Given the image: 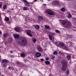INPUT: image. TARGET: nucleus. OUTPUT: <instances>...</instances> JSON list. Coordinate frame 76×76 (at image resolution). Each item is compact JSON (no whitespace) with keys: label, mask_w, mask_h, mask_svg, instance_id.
<instances>
[{"label":"nucleus","mask_w":76,"mask_h":76,"mask_svg":"<svg viewBox=\"0 0 76 76\" xmlns=\"http://www.w3.org/2000/svg\"><path fill=\"white\" fill-rule=\"evenodd\" d=\"M32 41L34 42V43H35L37 41V39H36L35 38H34L33 39Z\"/></svg>","instance_id":"nucleus-18"},{"label":"nucleus","mask_w":76,"mask_h":76,"mask_svg":"<svg viewBox=\"0 0 76 76\" xmlns=\"http://www.w3.org/2000/svg\"><path fill=\"white\" fill-rule=\"evenodd\" d=\"M41 56V54L39 52H37L36 53V57H39Z\"/></svg>","instance_id":"nucleus-9"},{"label":"nucleus","mask_w":76,"mask_h":76,"mask_svg":"<svg viewBox=\"0 0 76 76\" xmlns=\"http://www.w3.org/2000/svg\"><path fill=\"white\" fill-rule=\"evenodd\" d=\"M55 31L57 34H59L60 33V31L58 30H55Z\"/></svg>","instance_id":"nucleus-23"},{"label":"nucleus","mask_w":76,"mask_h":76,"mask_svg":"<svg viewBox=\"0 0 76 76\" xmlns=\"http://www.w3.org/2000/svg\"><path fill=\"white\" fill-rule=\"evenodd\" d=\"M57 54V51H55L53 53L54 54Z\"/></svg>","instance_id":"nucleus-33"},{"label":"nucleus","mask_w":76,"mask_h":76,"mask_svg":"<svg viewBox=\"0 0 76 76\" xmlns=\"http://www.w3.org/2000/svg\"><path fill=\"white\" fill-rule=\"evenodd\" d=\"M60 22H62L63 26L64 28H67V27H70V23L68 22L67 20H60Z\"/></svg>","instance_id":"nucleus-2"},{"label":"nucleus","mask_w":76,"mask_h":76,"mask_svg":"<svg viewBox=\"0 0 76 76\" xmlns=\"http://www.w3.org/2000/svg\"><path fill=\"white\" fill-rule=\"evenodd\" d=\"M51 0H48V1H50Z\"/></svg>","instance_id":"nucleus-49"},{"label":"nucleus","mask_w":76,"mask_h":76,"mask_svg":"<svg viewBox=\"0 0 76 76\" xmlns=\"http://www.w3.org/2000/svg\"><path fill=\"white\" fill-rule=\"evenodd\" d=\"M37 48L39 51H42V48H41L40 46H38Z\"/></svg>","instance_id":"nucleus-13"},{"label":"nucleus","mask_w":76,"mask_h":76,"mask_svg":"<svg viewBox=\"0 0 76 76\" xmlns=\"http://www.w3.org/2000/svg\"><path fill=\"white\" fill-rule=\"evenodd\" d=\"M1 75V73L0 72V75Z\"/></svg>","instance_id":"nucleus-50"},{"label":"nucleus","mask_w":76,"mask_h":76,"mask_svg":"<svg viewBox=\"0 0 76 76\" xmlns=\"http://www.w3.org/2000/svg\"><path fill=\"white\" fill-rule=\"evenodd\" d=\"M7 64H3V66L4 67H7Z\"/></svg>","instance_id":"nucleus-21"},{"label":"nucleus","mask_w":76,"mask_h":76,"mask_svg":"<svg viewBox=\"0 0 76 76\" xmlns=\"http://www.w3.org/2000/svg\"><path fill=\"white\" fill-rule=\"evenodd\" d=\"M69 70L67 71L66 72V75H69Z\"/></svg>","instance_id":"nucleus-30"},{"label":"nucleus","mask_w":76,"mask_h":76,"mask_svg":"<svg viewBox=\"0 0 76 76\" xmlns=\"http://www.w3.org/2000/svg\"><path fill=\"white\" fill-rule=\"evenodd\" d=\"M25 61H26V60H25Z\"/></svg>","instance_id":"nucleus-52"},{"label":"nucleus","mask_w":76,"mask_h":76,"mask_svg":"<svg viewBox=\"0 0 76 76\" xmlns=\"http://www.w3.org/2000/svg\"><path fill=\"white\" fill-rule=\"evenodd\" d=\"M67 45H68V46H69V45H70V42H69L68 43H67Z\"/></svg>","instance_id":"nucleus-34"},{"label":"nucleus","mask_w":76,"mask_h":76,"mask_svg":"<svg viewBox=\"0 0 76 76\" xmlns=\"http://www.w3.org/2000/svg\"><path fill=\"white\" fill-rule=\"evenodd\" d=\"M5 20L6 21H8V20H9V18L7 17H6L5 18Z\"/></svg>","instance_id":"nucleus-20"},{"label":"nucleus","mask_w":76,"mask_h":76,"mask_svg":"<svg viewBox=\"0 0 76 76\" xmlns=\"http://www.w3.org/2000/svg\"><path fill=\"white\" fill-rule=\"evenodd\" d=\"M51 57H52V59H53V60H54V59L55 58V56L53 55H52Z\"/></svg>","instance_id":"nucleus-25"},{"label":"nucleus","mask_w":76,"mask_h":76,"mask_svg":"<svg viewBox=\"0 0 76 76\" xmlns=\"http://www.w3.org/2000/svg\"><path fill=\"white\" fill-rule=\"evenodd\" d=\"M16 64H20V62H19L17 61H16Z\"/></svg>","instance_id":"nucleus-31"},{"label":"nucleus","mask_w":76,"mask_h":76,"mask_svg":"<svg viewBox=\"0 0 76 76\" xmlns=\"http://www.w3.org/2000/svg\"><path fill=\"white\" fill-rule=\"evenodd\" d=\"M37 0H34L35 1H37Z\"/></svg>","instance_id":"nucleus-47"},{"label":"nucleus","mask_w":76,"mask_h":76,"mask_svg":"<svg viewBox=\"0 0 76 76\" xmlns=\"http://www.w3.org/2000/svg\"><path fill=\"white\" fill-rule=\"evenodd\" d=\"M14 37L15 39H17V42L21 46H25L27 45L28 42L26 39L24 38H19V35L16 34L14 35Z\"/></svg>","instance_id":"nucleus-1"},{"label":"nucleus","mask_w":76,"mask_h":76,"mask_svg":"<svg viewBox=\"0 0 76 76\" xmlns=\"http://www.w3.org/2000/svg\"><path fill=\"white\" fill-rule=\"evenodd\" d=\"M41 20H44V18H43V17L42 16H39L38 19L37 20L38 22H40Z\"/></svg>","instance_id":"nucleus-8"},{"label":"nucleus","mask_w":76,"mask_h":76,"mask_svg":"<svg viewBox=\"0 0 76 76\" xmlns=\"http://www.w3.org/2000/svg\"><path fill=\"white\" fill-rule=\"evenodd\" d=\"M46 64H50V62L48 61H46L45 62Z\"/></svg>","instance_id":"nucleus-22"},{"label":"nucleus","mask_w":76,"mask_h":76,"mask_svg":"<svg viewBox=\"0 0 76 76\" xmlns=\"http://www.w3.org/2000/svg\"><path fill=\"white\" fill-rule=\"evenodd\" d=\"M2 62L3 63H5L7 64L9 61L6 59H3L2 60Z\"/></svg>","instance_id":"nucleus-12"},{"label":"nucleus","mask_w":76,"mask_h":76,"mask_svg":"<svg viewBox=\"0 0 76 76\" xmlns=\"http://www.w3.org/2000/svg\"><path fill=\"white\" fill-rule=\"evenodd\" d=\"M3 36L4 38H6V37H7L8 36V34H4Z\"/></svg>","instance_id":"nucleus-16"},{"label":"nucleus","mask_w":76,"mask_h":76,"mask_svg":"<svg viewBox=\"0 0 76 76\" xmlns=\"http://www.w3.org/2000/svg\"><path fill=\"white\" fill-rule=\"evenodd\" d=\"M51 34L52 35H55V34L54 33H51Z\"/></svg>","instance_id":"nucleus-37"},{"label":"nucleus","mask_w":76,"mask_h":76,"mask_svg":"<svg viewBox=\"0 0 76 76\" xmlns=\"http://www.w3.org/2000/svg\"><path fill=\"white\" fill-rule=\"evenodd\" d=\"M44 5L45 6H46V4H44Z\"/></svg>","instance_id":"nucleus-45"},{"label":"nucleus","mask_w":76,"mask_h":76,"mask_svg":"<svg viewBox=\"0 0 76 76\" xmlns=\"http://www.w3.org/2000/svg\"><path fill=\"white\" fill-rule=\"evenodd\" d=\"M35 28L36 29H39V26L36 25L35 26Z\"/></svg>","instance_id":"nucleus-17"},{"label":"nucleus","mask_w":76,"mask_h":76,"mask_svg":"<svg viewBox=\"0 0 76 76\" xmlns=\"http://www.w3.org/2000/svg\"><path fill=\"white\" fill-rule=\"evenodd\" d=\"M6 5H5L4 6V9L5 10L6 9Z\"/></svg>","instance_id":"nucleus-32"},{"label":"nucleus","mask_w":76,"mask_h":76,"mask_svg":"<svg viewBox=\"0 0 76 76\" xmlns=\"http://www.w3.org/2000/svg\"><path fill=\"white\" fill-rule=\"evenodd\" d=\"M67 58L68 60H69L71 58V56L70 55H68L67 56Z\"/></svg>","instance_id":"nucleus-14"},{"label":"nucleus","mask_w":76,"mask_h":76,"mask_svg":"<svg viewBox=\"0 0 76 76\" xmlns=\"http://www.w3.org/2000/svg\"><path fill=\"white\" fill-rule=\"evenodd\" d=\"M46 60H48V58H46Z\"/></svg>","instance_id":"nucleus-41"},{"label":"nucleus","mask_w":76,"mask_h":76,"mask_svg":"<svg viewBox=\"0 0 76 76\" xmlns=\"http://www.w3.org/2000/svg\"><path fill=\"white\" fill-rule=\"evenodd\" d=\"M20 56L21 57H24L25 56V54L24 53H22L20 54Z\"/></svg>","instance_id":"nucleus-15"},{"label":"nucleus","mask_w":76,"mask_h":76,"mask_svg":"<svg viewBox=\"0 0 76 76\" xmlns=\"http://www.w3.org/2000/svg\"><path fill=\"white\" fill-rule=\"evenodd\" d=\"M23 9L25 10H28V8H26V7H23Z\"/></svg>","instance_id":"nucleus-26"},{"label":"nucleus","mask_w":76,"mask_h":76,"mask_svg":"<svg viewBox=\"0 0 76 76\" xmlns=\"http://www.w3.org/2000/svg\"><path fill=\"white\" fill-rule=\"evenodd\" d=\"M4 44L5 45H7V44H8V43H7V41H5V42H4Z\"/></svg>","instance_id":"nucleus-35"},{"label":"nucleus","mask_w":76,"mask_h":76,"mask_svg":"<svg viewBox=\"0 0 76 76\" xmlns=\"http://www.w3.org/2000/svg\"><path fill=\"white\" fill-rule=\"evenodd\" d=\"M52 4L54 6L55 5H58V2L56 1H53L52 2Z\"/></svg>","instance_id":"nucleus-10"},{"label":"nucleus","mask_w":76,"mask_h":76,"mask_svg":"<svg viewBox=\"0 0 76 76\" xmlns=\"http://www.w3.org/2000/svg\"><path fill=\"white\" fill-rule=\"evenodd\" d=\"M59 45L61 46V47L64 50H68V48L67 46H66L64 43L61 42L59 43Z\"/></svg>","instance_id":"nucleus-4"},{"label":"nucleus","mask_w":76,"mask_h":76,"mask_svg":"<svg viewBox=\"0 0 76 76\" xmlns=\"http://www.w3.org/2000/svg\"><path fill=\"white\" fill-rule=\"evenodd\" d=\"M26 34L28 35H29L31 37H32V35L30 33H31V30H26Z\"/></svg>","instance_id":"nucleus-7"},{"label":"nucleus","mask_w":76,"mask_h":76,"mask_svg":"<svg viewBox=\"0 0 76 76\" xmlns=\"http://www.w3.org/2000/svg\"><path fill=\"white\" fill-rule=\"evenodd\" d=\"M49 76H53V75L51 74L49 75Z\"/></svg>","instance_id":"nucleus-42"},{"label":"nucleus","mask_w":76,"mask_h":76,"mask_svg":"<svg viewBox=\"0 0 76 76\" xmlns=\"http://www.w3.org/2000/svg\"><path fill=\"white\" fill-rule=\"evenodd\" d=\"M1 31H0V34H1Z\"/></svg>","instance_id":"nucleus-46"},{"label":"nucleus","mask_w":76,"mask_h":76,"mask_svg":"<svg viewBox=\"0 0 76 76\" xmlns=\"http://www.w3.org/2000/svg\"><path fill=\"white\" fill-rule=\"evenodd\" d=\"M23 1L26 3L27 4H29V3L27 1H26V0H23Z\"/></svg>","instance_id":"nucleus-24"},{"label":"nucleus","mask_w":76,"mask_h":76,"mask_svg":"<svg viewBox=\"0 0 76 76\" xmlns=\"http://www.w3.org/2000/svg\"><path fill=\"white\" fill-rule=\"evenodd\" d=\"M61 11L62 12H64V11H65V9L64 8H62L61 9Z\"/></svg>","instance_id":"nucleus-28"},{"label":"nucleus","mask_w":76,"mask_h":76,"mask_svg":"<svg viewBox=\"0 0 76 76\" xmlns=\"http://www.w3.org/2000/svg\"><path fill=\"white\" fill-rule=\"evenodd\" d=\"M49 38L50 40H52V37L50 35H49Z\"/></svg>","instance_id":"nucleus-29"},{"label":"nucleus","mask_w":76,"mask_h":76,"mask_svg":"<svg viewBox=\"0 0 76 76\" xmlns=\"http://www.w3.org/2000/svg\"><path fill=\"white\" fill-rule=\"evenodd\" d=\"M55 44L56 45H57L58 44V43L57 42H56Z\"/></svg>","instance_id":"nucleus-39"},{"label":"nucleus","mask_w":76,"mask_h":76,"mask_svg":"<svg viewBox=\"0 0 76 76\" xmlns=\"http://www.w3.org/2000/svg\"><path fill=\"white\" fill-rule=\"evenodd\" d=\"M46 13H48L50 15H54L55 14L54 12L50 10H47L45 12Z\"/></svg>","instance_id":"nucleus-5"},{"label":"nucleus","mask_w":76,"mask_h":76,"mask_svg":"<svg viewBox=\"0 0 76 76\" xmlns=\"http://www.w3.org/2000/svg\"><path fill=\"white\" fill-rule=\"evenodd\" d=\"M68 17L69 18H72V15H71V14H69L68 16Z\"/></svg>","instance_id":"nucleus-19"},{"label":"nucleus","mask_w":76,"mask_h":76,"mask_svg":"<svg viewBox=\"0 0 76 76\" xmlns=\"http://www.w3.org/2000/svg\"><path fill=\"white\" fill-rule=\"evenodd\" d=\"M10 52L11 53H13V51H12V50H11V51H10Z\"/></svg>","instance_id":"nucleus-40"},{"label":"nucleus","mask_w":76,"mask_h":76,"mask_svg":"<svg viewBox=\"0 0 76 76\" xmlns=\"http://www.w3.org/2000/svg\"><path fill=\"white\" fill-rule=\"evenodd\" d=\"M15 30L16 31L18 32H20L22 31V28L19 27L15 28Z\"/></svg>","instance_id":"nucleus-6"},{"label":"nucleus","mask_w":76,"mask_h":76,"mask_svg":"<svg viewBox=\"0 0 76 76\" xmlns=\"http://www.w3.org/2000/svg\"><path fill=\"white\" fill-rule=\"evenodd\" d=\"M12 38L10 37L8 39V42L9 44L10 43H12Z\"/></svg>","instance_id":"nucleus-11"},{"label":"nucleus","mask_w":76,"mask_h":76,"mask_svg":"<svg viewBox=\"0 0 76 76\" xmlns=\"http://www.w3.org/2000/svg\"><path fill=\"white\" fill-rule=\"evenodd\" d=\"M25 5H26V6H30L28 5H26V4H25Z\"/></svg>","instance_id":"nucleus-43"},{"label":"nucleus","mask_w":76,"mask_h":76,"mask_svg":"<svg viewBox=\"0 0 76 76\" xmlns=\"http://www.w3.org/2000/svg\"><path fill=\"white\" fill-rule=\"evenodd\" d=\"M45 28L46 29H49V26H48L46 25L45 26Z\"/></svg>","instance_id":"nucleus-27"},{"label":"nucleus","mask_w":76,"mask_h":76,"mask_svg":"<svg viewBox=\"0 0 76 76\" xmlns=\"http://www.w3.org/2000/svg\"><path fill=\"white\" fill-rule=\"evenodd\" d=\"M1 59L0 58V61H1Z\"/></svg>","instance_id":"nucleus-48"},{"label":"nucleus","mask_w":76,"mask_h":76,"mask_svg":"<svg viewBox=\"0 0 76 76\" xmlns=\"http://www.w3.org/2000/svg\"><path fill=\"white\" fill-rule=\"evenodd\" d=\"M11 68V67H9V69H10Z\"/></svg>","instance_id":"nucleus-44"},{"label":"nucleus","mask_w":76,"mask_h":76,"mask_svg":"<svg viewBox=\"0 0 76 76\" xmlns=\"http://www.w3.org/2000/svg\"><path fill=\"white\" fill-rule=\"evenodd\" d=\"M58 47H59V45H58Z\"/></svg>","instance_id":"nucleus-51"},{"label":"nucleus","mask_w":76,"mask_h":76,"mask_svg":"<svg viewBox=\"0 0 76 76\" xmlns=\"http://www.w3.org/2000/svg\"><path fill=\"white\" fill-rule=\"evenodd\" d=\"M63 66L61 67V70L63 71H66L67 68V63L66 61H63L61 62Z\"/></svg>","instance_id":"nucleus-3"},{"label":"nucleus","mask_w":76,"mask_h":76,"mask_svg":"<svg viewBox=\"0 0 76 76\" xmlns=\"http://www.w3.org/2000/svg\"><path fill=\"white\" fill-rule=\"evenodd\" d=\"M2 5V2H1L0 3V7H1Z\"/></svg>","instance_id":"nucleus-36"},{"label":"nucleus","mask_w":76,"mask_h":76,"mask_svg":"<svg viewBox=\"0 0 76 76\" xmlns=\"http://www.w3.org/2000/svg\"><path fill=\"white\" fill-rule=\"evenodd\" d=\"M41 61H44V59H40Z\"/></svg>","instance_id":"nucleus-38"}]
</instances>
